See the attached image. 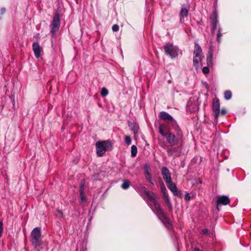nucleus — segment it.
Returning <instances> with one entry per match:
<instances>
[{"label": "nucleus", "mask_w": 251, "mask_h": 251, "mask_svg": "<svg viewBox=\"0 0 251 251\" xmlns=\"http://www.w3.org/2000/svg\"><path fill=\"white\" fill-rule=\"evenodd\" d=\"M212 56H213V50L212 47L210 46L209 49V51L207 54V64L208 66L212 65Z\"/></svg>", "instance_id": "18"}, {"label": "nucleus", "mask_w": 251, "mask_h": 251, "mask_svg": "<svg viewBox=\"0 0 251 251\" xmlns=\"http://www.w3.org/2000/svg\"><path fill=\"white\" fill-rule=\"evenodd\" d=\"M169 184V185L168 187L173 194L176 196H180V193L178 191L177 188L175 183L171 182Z\"/></svg>", "instance_id": "17"}, {"label": "nucleus", "mask_w": 251, "mask_h": 251, "mask_svg": "<svg viewBox=\"0 0 251 251\" xmlns=\"http://www.w3.org/2000/svg\"><path fill=\"white\" fill-rule=\"evenodd\" d=\"M128 126L130 127L131 131L133 132L134 134H136L138 133L139 129V126L137 123H128Z\"/></svg>", "instance_id": "20"}, {"label": "nucleus", "mask_w": 251, "mask_h": 251, "mask_svg": "<svg viewBox=\"0 0 251 251\" xmlns=\"http://www.w3.org/2000/svg\"><path fill=\"white\" fill-rule=\"evenodd\" d=\"M159 144L163 148H165L166 146V145L164 142H163L162 143H159Z\"/></svg>", "instance_id": "42"}, {"label": "nucleus", "mask_w": 251, "mask_h": 251, "mask_svg": "<svg viewBox=\"0 0 251 251\" xmlns=\"http://www.w3.org/2000/svg\"><path fill=\"white\" fill-rule=\"evenodd\" d=\"M210 24L211 26V34L213 35L219 24L218 12L216 7L214 9L212 15L210 16Z\"/></svg>", "instance_id": "9"}, {"label": "nucleus", "mask_w": 251, "mask_h": 251, "mask_svg": "<svg viewBox=\"0 0 251 251\" xmlns=\"http://www.w3.org/2000/svg\"><path fill=\"white\" fill-rule=\"evenodd\" d=\"M163 49L165 54L171 58L173 59L177 57L179 50L177 46L170 42H168L164 45Z\"/></svg>", "instance_id": "4"}, {"label": "nucleus", "mask_w": 251, "mask_h": 251, "mask_svg": "<svg viewBox=\"0 0 251 251\" xmlns=\"http://www.w3.org/2000/svg\"><path fill=\"white\" fill-rule=\"evenodd\" d=\"M39 36H40L39 33H37V34H36V36L37 37H39Z\"/></svg>", "instance_id": "45"}, {"label": "nucleus", "mask_w": 251, "mask_h": 251, "mask_svg": "<svg viewBox=\"0 0 251 251\" xmlns=\"http://www.w3.org/2000/svg\"><path fill=\"white\" fill-rule=\"evenodd\" d=\"M30 241L34 249L37 250H43L44 249L40 227H36L32 230L30 234Z\"/></svg>", "instance_id": "1"}, {"label": "nucleus", "mask_w": 251, "mask_h": 251, "mask_svg": "<svg viewBox=\"0 0 251 251\" xmlns=\"http://www.w3.org/2000/svg\"><path fill=\"white\" fill-rule=\"evenodd\" d=\"M137 191L140 193V195L143 196L146 195L148 200L153 199L154 193L149 192L147 188L143 185H139L137 187Z\"/></svg>", "instance_id": "10"}, {"label": "nucleus", "mask_w": 251, "mask_h": 251, "mask_svg": "<svg viewBox=\"0 0 251 251\" xmlns=\"http://www.w3.org/2000/svg\"><path fill=\"white\" fill-rule=\"evenodd\" d=\"M159 118L163 121L170 124L172 127L176 126H178L176 121L173 117L165 111H161L160 112Z\"/></svg>", "instance_id": "8"}, {"label": "nucleus", "mask_w": 251, "mask_h": 251, "mask_svg": "<svg viewBox=\"0 0 251 251\" xmlns=\"http://www.w3.org/2000/svg\"><path fill=\"white\" fill-rule=\"evenodd\" d=\"M97 154L98 156H102L107 150H112L113 144L109 140L98 141L96 143Z\"/></svg>", "instance_id": "3"}, {"label": "nucleus", "mask_w": 251, "mask_h": 251, "mask_svg": "<svg viewBox=\"0 0 251 251\" xmlns=\"http://www.w3.org/2000/svg\"><path fill=\"white\" fill-rule=\"evenodd\" d=\"M125 142L127 145H129L131 144V138L130 137V136H126L125 137Z\"/></svg>", "instance_id": "31"}, {"label": "nucleus", "mask_w": 251, "mask_h": 251, "mask_svg": "<svg viewBox=\"0 0 251 251\" xmlns=\"http://www.w3.org/2000/svg\"><path fill=\"white\" fill-rule=\"evenodd\" d=\"M3 229V223L2 222H0V237H1L2 234Z\"/></svg>", "instance_id": "36"}, {"label": "nucleus", "mask_w": 251, "mask_h": 251, "mask_svg": "<svg viewBox=\"0 0 251 251\" xmlns=\"http://www.w3.org/2000/svg\"><path fill=\"white\" fill-rule=\"evenodd\" d=\"M202 73L204 74H207L209 72V69L208 67H204L202 69Z\"/></svg>", "instance_id": "33"}, {"label": "nucleus", "mask_w": 251, "mask_h": 251, "mask_svg": "<svg viewBox=\"0 0 251 251\" xmlns=\"http://www.w3.org/2000/svg\"><path fill=\"white\" fill-rule=\"evenodd\" d=\"M225 98L226 100H229L231 98L232 93L229 90H226L224 93Z\"/></svg>", "instance_id": "26"}, {"label": "nucleus", "mask_w": 251, "mask_h": 251, "mask_svg": "<svg viewBox=\"0 0 251 251\" xmlns=\"http://www.w3.org/2000/svg\"><path fill=\"white\" fill-rule=\"evenodd\" d=\"M220 113H221V114L223 115H225L226 112L225 109H222L221 111H220Z\"/></svg>", "instance_id": "41"}, {"label": "nucleus", "mask_w": 251, "mask_h": 251, "mask_svg": "<svg viewBox=\"0 0 251 251\" xmlns=\"http://www.w3.org/2000/svg\"><path fill=\"white\" fill-rule=\"evenodd\" d=\"M60 26V17L58 13H56L53 16L52 21L50 25V33L52 37H56V33L58 31Z\"/></svg>", "instance_id": "5"}, {"label": "nucleus", "mask_w": 251, "mask_h": 251, "mask_svg": "<svg viewBox=\"0 0 251 251\" xmlns=\"http://www.w3.org/2000/svg\"><path fill=\"white\" fill-rule=\"evenodd\" d=\"M161 174L163 178L166 183H170L172 179L171 177V173L169 169L166 167H163L161 169Z\"/></svg>", "instance_id": "13"}, {"label": "nucleus", "mask_w": 251, "mask_h": 251, "mask_svg": "<svg viewBox=\"0 0 251 251\" xmlns=\"http://www.w3.org/2000/svg\"><path fill=\"white\" fill-rule=\"evenodd\" d=\"M58 214L61 217H63V212L61 210H57Z\"/></svg>", "instance_id": "40"}, {"label": "nucleus", "mask_w": 251, "mask_h": 251, "mask_svg": "<svg viewBox=\"0 0 251 251\" xmlns=\"http://www.w3.org/2000/svg\"><path fill=\"white\" fill-rule=\"evenodd\" d=\"M217 0H215V6H216V4H217Z\"/></svg>", "instance_id": "44"}, {"label": "nucleus", "mask_w": 251, "mask_h": 251, "mask_svg": "<svg viewBox=\"0 0 251 251\" xmlns=\"http://www.w3.org/2000/svg\"><path fill=\"white\" fill-rule=\"evenodd\" d=\"M84 185H85V180L82 179L80 183L79 184V192H84Z\"/></svg>", "instance_id": "29"}, {"label": "nucleus", "mask_w": 251, "mask_h": 251, "mask_svg": "<svg viewBox=\"0 0 251 251\" xmlns=\"http://www.w3.org/2000/svg\"><path fill=\"white\" fill-rule=\"evenodd\" d=\"M5 12V8L3 7L1 8L0 10V13L1 15H3Z\"/></svg>", "instance_id": "39"}, {"label": "nucleus", "mask_w": 251, "mask_h": 251, "mask_svg": "<svg viewBox=\"0 0 251 251\" xmlns=\"http://www.w3.org/2000/svg\"><path fill=\"white\" fill-rule=\"evenodd\" d=\"M144 175L146 178L148 180V181L151 183V184L154 185L155 180L152 178L151 173V168L149 164H146L144 165Z\"/></svg>", "instance_id": "12"}, {"label": "nucleus", "mask_w": 251, "mask_h": 251, "mask_svg": "<svg viewBox=\"0 0 251 251\" xmlns=\"http://www.w3.org/2000/svg\"><path fill=\"white\" fill-rule=\"evenodd\" d=\"M137 153V148L136 146L132 145L131 147V156L135 157Z\"/></svg>", "instance_id": "25"}, {"label": "nucleus", "mask_w": 251, "mask_h": 251, "mask_svg": "<svg viewBox=\"0 0 251 251\" xmlns=\"http://www.w3.org/2000/svg\"><path fill=\"white\" fill-rule=\"evenodd\" d=\"M202 232L204 234L208 235L209 234V230L207 229H203L202 230Z\"/></svg>", "instance_id": "38"}, {"label": "nucleus", "mask_w": 251, "mask_h": 251, "mask_svg": "<svg viewBox=\"0 0 251 251\" xmlns=\"http://www.w3.org/2000/svg\"><path fill=\"white\" fill-rule=\"evenodd\" d=\"M190 199H191V197L189 193H186L185 194L184 199L185 201H188L190 200Z\"/></svg>", "instance_id": "37"}, {"label": "nucleus", "mask_w": 251, "mask_h": 251, "mask_svg": "<svg viewBox=\"0 0 251 251\" xmlns=\"http://www.w3.org/2000/svg\"><path fill=\"white\" fill-rule=\"evenodd\" d=\"M176 151V148L170 147L167 149V152L169 155H172Z\"/></svg>", "instance_id": "28"}, {"label": "nucleus", "mask_w": 251, "mask_h": 251, "mask_svg": "<svg viewBox=\"0 0 251 251\" xmlns=\"http://www.w3.org/2000/svg\"><path fill=\"white\" fill-rule=\"evenodd\" d=\"M176 131V134L173 133L170 131L167 132V134L165 136L167 142L171 146H175L177 145L180 141H182L183 137L182 132L178 126L172 127Z\"/></svg>", "instance_id": "2"}, {"label": "nucleus", "mask_w": 251, "mask_h": 251, "mask_svg": "<svg viewBox=\"0 0 251 251\" xmlns=\"http://www.w3.org/2000/svg\"><path fill=\"white\" fill-rule=\"evenodd\" d=\"M203 57V56L202 55L200 56H198L196 58V60H197L196 61H195V58L193 57L194 65L196 67H197L199 66V63L201 62Z\"/></svg>", "instance_id": "23"}, {"label": "nucleus", "mask_w": 251, "mask_h": 251, "mask_svg": "<svg viewBox=\"0 0 251 251\" xmlns=\"http://www.w3.org/2000/svg\"><path fill=\"white\" fill-rule=\"evenodd\" d=\"M149 201L153 204L157 215L161 216L166 223L170 224V219L165 215L160 204L157 202L155 195L153 196V199H150Z\"/></svg>", "instance_id": "7"}, {"label": "nucleus", "mask_w": 251, "mask_h": 251, "mask_svg": "<svg viewBox=\"0 0 251 251\" xmlns=\"http://www.w3.org/2000/svg\"><path fill=\"white\" fill-rule=\"evenodd\" d=\"M80 198L82 202H85L86 201V198L84 192H80Z\"/></svg>", "instance_id": "32"}, {"label": "nucleus", "mask_w": 251, "mask_h": 251, "mask_svg": "<svg viewBox=\"0 0 251 251\" xmlns=\"http://www.w3.org/2000/svg\"><path fill=\"white\" fill-rule=\"evenodd\" d=\"M221 31H222V28L219 25L218 27V32L217 33V41L218 43H220L221 41V38L222 36Z\"/></svg>", "instance_id": "27"}, {"label": "nucleus", "mask_w": 251, "mask_h": 251, "mask_svg": "<svg viewBox=\"0 0 251 251\" xmlns=\"http://www.w3.org/2000/svg\"><path fill=\"white\" fill-rule=\"evenodd\" d=\"M202 50L201 47L198 44H195L194 51V58H195V61H196V58L198 56H202Z\"/></svg>", "instance_id": "16"}, {"label": "nucleus", "mask_w": 251, "mask_h": 251, "mask_svg": "<svg viewBox=\"0 0 251 251\" xmlns=\"http://www.w3.org/2000/svg\"><path fill=\"white\" fill-rule=\"evenodd\" d=\"M112 29L113 31H118L119 29V27L117 25H114L112 27Z\"/></svg>", "instance_id": "34"}, {"label": "nucleus", "mask_w": 251, "mask_h": 251, "mask_svg": "<svg viewBox=\"0 0 251 251\" xmlns=\"http://www.w3.org/2000/svg\"><path fill=\"white\" fill-rule=\"evenodd\" d=\"M32 50L35 56L38 58L41 56V52L42 51V48L38 42H34L32 44Z\"/></svg>", "instance_id": "15"}, {"label": "nucleus", "mask_w": 251, "mask_h": 251, "mask_svg": "<svg viewBox=\"0 0 251 251\" xmlns=\"http://www.w3.org/2000/svg\"><path fill=\"white\" fill-rule=\"evenodd\" d=\"M220 206H221V205H219V204H218V202H216V208H217V210H218V211H220V208H219V207H220Z\"/></svg>", "instance_id": "43"}, {"label": "nucleus", "mask_w": 251, "mask_h": 251, "mask_svg": "<svg viewBox=\"0 0 251 251\" xmlns=\"http://www.w3.org/2000/svg\"><path fill=\"white\" fill-rule=\"evenodd\" d=\"M129 185L130 182L128 180L124 179L121 187L124 190H126L129 188Z\"/></svg>", "instance_id": "24"}, {"label": "nucleus", "mask_w": 251, "mask_h": 251, "mask_svg": "<svg viewBox=\"0 0 251 251\" xmlns=\"http://www.w3.org/2000/svg\"><path fill=\"white\" fill-rule=\"evenodd\" d=\"M108 94V91L106 88H102L101 92H100V95L102 97H105Z\"/></svg>", "instance_id": "30"}, {"label": "nucleus", "mask_w": 251, "mask_h": 251, "mask_svg": "<svg viewBox=\"0 0 251 251\" xmlns=\"http://www.w3.org/2000/svg\"><path fill=\"white\" fill-rule=\"evenodd\" d=\"M161 190L163 193V196H164L165 194H168L166 192V187H165L164 184H163L162 186H161Z\"/></svg>", "instance_id": "35"}, {"label": "nucleus", "mask_w": 251, "mask_h": 251, "mask_svg": "<svg viewBox=\"0 0 251 251\" xmlns=\"http://www.w3.org/2000/svg\"><path fill=\"white\" fill-rule=\"evenodd\" d=\"M1 19V17H0V20Z\"/></svg>", "instance_id": "47"}, {"label": "nucleus", "mask_w": 251, "mask_h": 251, "mask_svg": "<svg viewBox=\"0 0 251 251\" xmlns=\"http://www.w3.org/2000/svg\"><path fill=\"white\" fill-rule=\"evenodd\" d=\"M166 126L165 125L163 124H160L158 127V131L159 133L163 136H165L167 134V132L166 131Z\"/></svg>", "instance_id": "22"}, {"label": "nucleus", "mask_w": 251, "mask_h": 251, "mask_svg": "<svg viewBox=\"0 0 251 251\" xmlns=\"http://www.w3.org/2000/svg\"><path fill=\"white\" fill-rule=\"evenodd\" d=\"M230 201V199L228 196L222 195L217 197L216 202H218V204L219 205H226L229 203Z\"/></svg>", "instance_id": "14"}, {"label": "nucleus", "mask_w": 251, "mask_h": 251, "mask_svg": "<svg viewBox=\"0 0 251 251\" xmlns=\"http://www.w3.org/2000/svg\"><path fill=\"white\" fill-rule=\"evenodd\" d=\"M149 201L153 204L157 215L161 216L166 223L170 224V219L165 215L160 204L157 202L155 195L153 196V199H150Z\"/></svg>", "instance_id": "6"}, {"label": "nucleus", "mask_w": 251, "mask_h": 251, "mask_svg": "<svg viewBox=\"0 0 251 251\" xmlns=\"http://www.w3.org/2000/svg\"><path fill=\"white\" fill-rule=\"evenodd\" d=\"M148 205H150L151 206V205H150V204L149 203V202H148Z\"/></svg>", "instance_id": "46"}, {"label": "nucleus", "mask_w": 251, "mask_h": 251, "mask_svg": "<svg viewBox=\"0 0 251 251\" xmlns=\"http://www.w3.org/2000/svg\"><path fill=\"white\" fill-rule=\"evenodd\" d=\"M163 198L164 199L165 203L166 204L167 206L168 207L169 211L170 212H172V211H173V206H172V204L171 203V202L170 201V200L169 199V197L168 194H165L164 196H163Z\"/></svg>", "instance_id": "19"}, {"label": "nucleus", "mask_w": 251, "mask_h": 251, "mask_svg": "<svg viewBox=\"0 0 251 251\" xmlns=\"http://www.w3.org/2000/svg\"><path fill=\"white\" fill-rule=\"evenodd\" d=\"M188 15V10L185 8H182L180 11V22H183L184 21V18H187Z\"/></svg>", "instance_id": "21"}, {"label": "nucleus", "mask_w": 251, "mask_h": 251, "mask_svg": "<svg viewBox=\"0 0 251 251\" xmlns=\"http://www.w3.org/2000/svg\"><path fill=\"white\" fill-rule=\"evenodd\" d=\"M220 105L219 100L217 98H215L213 100L212 111L214 117L217 120L220 113Z\"/></svg>", "instance_id": "11"}]
</instances>
